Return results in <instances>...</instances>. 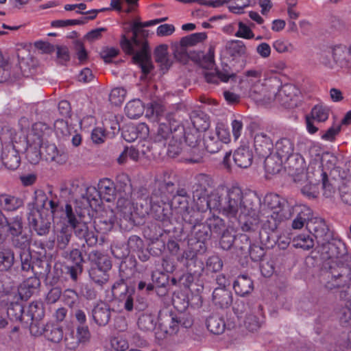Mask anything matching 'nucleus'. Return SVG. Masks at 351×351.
Instances as JSON below:
<instances>
[{"label": "nucleus", "mask_w": 351, "mask_h": 351, "mask_svg": "<svg viewBox=\"0 0 351 351\" xmlns=\"http://www.w3.org/2000/svg\"><path fill=\"white\" fill-rule=\"evenodd\" d=\"M226 208L230 217H237L238 215L243 231L250 232L256 230L262 215L261 198L256 193L249 191L243 193L239 187H231Z\"/></svg>", "instance_id": "nucleus-1"}, {"label": "nucleus", "mask_w": 351, "mask_h": 351, "mask_svg": "<svg viewBox=\"0 0 351 351\" xmlns=\"http://www.w3.org/2000/svg\"><path fill=\"white\" fill-rule=\"evenodd\" d=\"M320 281L330 290L350 287L351 282V256L346 255L338 261L325 263L320 273Z\"/></svg>", "instance_id": "nucleus-2"}, {"label": "nucleus", "mask_w": 351, "mask_h": 351, "mask_svg": "<svg viewBox=\"0 0 351 351\" xmlns=\"http://www.w3.org/2000/svg\"><path fill=\"white\" fill-rule=\"evenodd\" d=\"M264 204L272 213L267 217L264 223L265 229L276 230L280 223L291 218V205L288 201L276 193H268L264 197Z\"/></svg>", "instance_id": "nucleus-3"}, {"label": "nucleus", "mask_w": 351, "mask_h": 351, "mask_svg": "<svg viewBox=\"0 0 351 351\" xmlns=\"http://www.w3.org/2000/svg\"><path fill=\"white\" fill-rule=\"evenodd\" d=\"M116 195H118L117 208L126 221H131L133 217V203L134 197L132 195V186L129 177L121 174L117 177Z\"/></svg>", "instance_id": "nucleus-4"}, {"label": "nucleus", "mask_w": 351, "mask_h": 351, "mask_svg": "<svg viewBox=\"0 0 351 351\" xmlns=\"http://www.w3.org/2000/svg\"><path fill=\"white\" fill-rule=\"evenodd\" d=\"M64 213L69 226L71 231H73L75 237L84 240L88 247L96 245L98 242L97 235L93 231L89 230L87 223L82 221L81 213L77 210L74 211L69 204L65 205Z\"/></svg>", "instance_id": "nucleus-5"}, {"label": "nucleus", "mask_w": 351, "mask_h": 351, "mask_svg": "<svg viewBox=\"0 0 351 351\" xmlns=\"http://www.w3.org/2000/svg\"><path fill=\"white\" fill-rule=\"evenodd\" d=\"M157 24L156 19L141 22H134L131 27L126 31L127 34L132 33V36L122 34L120 40V46L125 53H133L134 45H141L145 44L148 46L147 38L149 36V31L144 29L143 27H149Z\"/></svg>", "instance_id": "nucleus-6"}, {"label": "nucleus", "mask_w": 351, "mask_h": 351, "mask_svg": "<svg viewBox=\"0 0 351 351\" xmlns=\"http://www.w3.org/2000/svg\"><path fill=\"white\" fill-rule=\"evenodd\" d=\"M197 252L199 251L195 248L188 249L178 256L177 260L185 266L187 271L201 278L204 271V264L202 259L198 258Z\"/></svg>", "instance_id": "nucleus-7"}, {"label": "nucleus", "mask_w": 351, "mask_h": 351, "mask_svg": "<svg viewBox=\"0 0 351 351\" xmlns=\"http://www.w3.org/2000/svg\"><path fill=\"white\" fill-rule=\"evenodd\" d=\"M169 202L165 196L150 195L151 209L149 213L156 220L163 223L169 222L172 213Z\"/></svg>", "instance_id": "nucleus-8"}, {"label": "nucleus", "mask_w": 351, "mask_h": 351, "mask_svg": "<svg viewBox=\"0 0 351 351\" xmlns=\"http://www.w3.org/2000/svg\"><path fill=\"white\" fill-rule=\"evenodd\" d=\"M169 283V275L165 272L154 271L151 274V278L141 280L138 282L137 289L147 295L151 294L155 288L168 287Z\"/></svg>", "instance_id": "nucleus-9"}, {"label": "nucleus", "mask_w": 351, "mask_h": 351, "mask_svg": "<svg viewBox=\"0 0 351 351\" xmlns=\"http://www.w3.org/2000/svg\"><path fill=\"white\" fill-rule=\"evenodd\" d=\"M184 128L181 125L180 121L178 119V127L172 125L171 123L167 121H162L158 123V127L156 132L152 136V139L156 145L165 148L166 141L169 138L170 135L172 136L179 132L182 134Z\"/></svg>", "instance_id": "nucleus-10"}, {"label": "nucleus", "mask_w": 351, "mask_h": 351, "mask_svg": "<svg viewBox=\"0 0 351 351\" xmlns=\"http://www.w3.org/2000/svg\"><path fill=\"white\" fill-rule=\"evenodd\" d=\"M134 289L130 288L123 279L115 282L112 287V294L115 300L124 302V308L127 311L134 310Z\"/></svg>", "instance_id": "nucleus-11"}, {"label": "nucleus", "mask_w": 351, "mask_h": 351, "mask_svg": "<svg viewBox=\"0 0 351 351\" xmlns=\"http://www.w3.org/2000/svg\"><path fill=\"white\" fill-rule=\"evenodd\" d=\"M133 53H126L128 55H132V61L138 64L144 76H147L154 69V65L151 60V56L149 46L145 44L143 45H134Z\"/></svg>", "instance_id": "nucleus-12"}, {"label": "nucleus", "mask_w": 351, "mask_h": 351, "mask_svg": "<svg viewBox=\"0 0 351 351\" xmlns=\"http://www.w3.org/2000/svg\"><path fill=\"white\" fill-rule=\"evenodd\" d=\"M146 117L153 121L158 123L167 121L171 123L172 125L178 127L176 114L166 112L164 106L157 102L151 103L150 105L147 106L146 109Z\"/></svg>", "instance_id": "nucleus-13"}, {"label": "nucleus", "mask_w": 351, "mask_h": 351, "mask_svg": "<svg viewBox=\"0 0 351 351\" xmlns=\"http://www.w3.org/2000/svg\"><path fill=\"white\" fill-rule=\"evenodd\" d=\"M190 231L196 241L194 243L193 242V239H191L189 240V245L191 246L195 245V247L193 248H195L200 253L205 252L207 248L205 243L211 237L210 230L207 223H204L202 221L197 225L192 226Z\"/></svg>", "instance_id": "nucleus-14"}, {"label": "nucleus", "mask_w": 351, "mask_h": 351, "mask_svg": "<svg viewBox=\"0 0 351 351\" xmlns=\"http://www.w3.org/2000/svg\"><path fill=\"white\" fill-rule=\"evenodd\" d=\"M230 197V189L228 191L226 197L223 199L217 191L210 192L206 200L204 199V203L200 204V208L202 211L209 210H221L223 213L228 217H230V214L227 210L226 206L228 204Z\"/></svg>", "instance_id": "nucleus-15"}, {"label": "nucleus", "mask_w": 351, "mask_h": 351, "mask_svg": "<svg viewBox=\"0 0 351 351\" xmlns=\"http://www.w3.org/2000/svg\"><path fill=\"white\" fill-rule=\"evenodd\" d=\"M318 252L321 253L322 258L332 259L335 258H341L344 256L345 246L339 240H335L332 237L331 240L318 244Z\"/></svg>", "instance_id": "nucleus-16"}, {"label": "nucleus", "mask_w": 351, "mask_h": 351, "mask_svg": "<svg viewBox=\"0 0 351 351\" xmlns=\"http://www.w3.org/2000/svg\"><path fill=\"white\" fill-rule=\"evenodd\" d=\"M254 147L260 157L270 155L274 147L270 133L263 131L256 132L254 135Z\"/></svg>", "instance_id": "nucleus-17"}, {"label": "nucleus", "mask_w": 351, "mask_h": 351, "mask_svg": "<svg viewBox=\"0 0 351 351\" xmlns=\"http://www.w3.org/2000/svg\"><path fill=\"white\" fill-rule=\"evenodd\" d=\"M206 325L208 330L215 335H221L226 329L231 330L236 326L234 322H226L223 315L218 312H213L207 317Z\"/></svg>", "instance_id": "nucleus-18"}, {"label": "nucleus", "mask_w": 351, "mask_h": 351, "mask_svg": "<svg viewBox=\"0 0 351 351\" xmlns=\"http://www.w3.org/2000/svg\"><path fill=\"white\" fill-rule=\"evenodd\" d=\"M61 193L68 196L70 199L75 201L85 196L84 191L87 193H96V188L93 186H87L77 180H71L68 184L62 186L60 189Z\"/></svg>", "instance_id": "nucleus-19"}, {"label": "nucleus", "mask_w": 351, "mask_h": 351, "mask_svg": "<svg viewBox=\"0 0 351 351\" xmlns=\"http://www.w3.org/2000/svg\"><path fill=\"white\" fill-rule=\"evenodd\" d=\"M28 225L32 232H35L38 236H47L51 229V222L38 213H29L27 217Z\"/></svg>", "instance_id": "nucleus-20"}, {"label": "nucleus", "mask_w": 351, "mask_h": 351, "mask_svg": "<svg viewBox=\"0 0 351 351\" xmlns=\"http://www.w3.org/2000/svg\"><path fill=\"white\" fill-rule=\"evenodd\" d=\"M293 214L296 217L292 222V228L293 229H301L304 224L307 223L313 217V212L310 207L300 204L292 206L291 205V217Z\"/></svg>", "instance_id": "nucleus-21"}, {"label": "nucleus", "mask_w": 351, "mask_h": 351, "mask_svg": "<svg viewBox=\"0 0 351 351\" xmlns=\"http://www.w3.org/2000/svg\"><path fill=\"white\" fill-rule=\"evenodd\" d=\"M298 90L291 84H285L280 88L275 95V100L286 108H292L295 104H293L297 97Z\"/></svg>", "instance_id": "nucleus-22"}, {"label": "nucleus", "mask_w": 351, "mask_h": 351, "mask_svg": "<svg viewBox=\"0 0 351 351\" xmlns=\"http://www.w3.org/2000/svg\"><path fill=\"white\" fill-rule=\"evenodd\" d=\"M43 158L47 161H53L58 164H64L67 160V156L64 152H60L53 143L46 141L39 145Z\"/></svg>", "instance_id": "nucleus-23"}, {"label": "nucleus", "mask_w": 351, "mask_h": 351, "mask_svg": "<svg viewBox=\"0 0 351 351\" xmlns=\"http://www.w3.org/2000/svg\"><path fill=\"white\" fill-rule=\"evenodd\" d=\"M328 53H332L334 61L339 66L348 68L351 66V44L349 48L343 45L329 48Z\"/></svg>", "instance_id": "nucleus-24"}, {"label": "nucleus", "mask_w": 351, "mask_h": 351, "mask_svg": "<svg viewBox=\"0 0 351 351\" xmlns=\"http://www.w3.org/2000/svg\"><path fill=\"white\" fill-rule=\"evenodd\" d=\"M113 311L114 310L107 303L98 302L91 311L93 319L98 326H104L108 324Z\"/></svg>", "instance_id": "nucleus-25"}, {"label": "nucleus", "mask_w": 351, "mask_h": 351, "mask_svg": "<svg viewBox=\"0 0 351 351\" xmlns=\"http://www.w3.org/2000/svg\"><path fill=\"white\" fill-rule=\"evenodd\" d=\"M232 158L238 167L247 169L253 162L254 153L249 146L241 145L234 152Z\"/></svg>", "instance_id": "nucleus-26"}, {"label": "nucleus", "mask_w": 351, "mask_h": 351, "mask_svg": "<svg viewBox=\"0 0 351 351\" xmlns=\"http://www.w3.org/2000/svg\"><path fill=\"white\" fill-rule=\"evenodd\" d=\"M208 186H209L208 178L205 175L200 176L197 182L193 186V198L199 208H200V204L204 203V199L206 200L210 193Z\"/></svg>", "instance_id": "nucleus-27"}, {"label": "nucleus", "mask_w": 351, "mask_h": 351, "mask_svg": "<svg viewBox=\"0 0 351 351\" xmlns=\"http://www.w3.org/2000/svg\"><path fill=\"white\" fill-rule=\"evenodd\" d=\"M6 168L10 170L16 169L21 163V157L19 152L12 144L6 145L3 148V157L1 159Z\"/></svg>", "instance_id": "nucleus-28"}, {"label": "nucleus", "mask_w": 351, "mask_h": 351, "mask_svg": "<svg viewBox=\"0 0 351 351\" xmlns=\"http://www.w3.org/2000/svg\"><path fill=\"white\" fill-rule=\"evenodd\" d=\"M285 160V167L291 176L302 174L305 169V162L302 156L298 154H293Z\"/></svg>", "instance_id": "nucleus-29"}, {"label": "nucleus", "mask_w": 351, "mask_h": 351, "mask_svg": "<svg viewBox=\"0 0 351 351\" xmlns=\"http://www.w3.org/2000/svg\"><path fill=\"white\" fill-rule=\"evenodd\" d=\"M40 286V279L37 276H32L25 280L19 288V294L22 300H27L37 292Z\"/></svg>", "instance_id": "nucleus-30"}, {"label": "nucleus", "mask_w": 351, "mask_h": 351, "mask_svg": "<svg viewBox=\"0 0 351 351\" xmlns=\"http://www.w3.org/2000/svg\"><path fill=\"white\" fill-rule=\"evenodd\" d=\"M232 287L237 295L243 297L253 291L254 284L248 275L243 274L237 277L233 282Z\"/></svg>", "instance_id": "nucleus-31"}, {"label": "nucleus", "mask_w": 351, "mask_h": 351, "mask_svg": "<svg viewBox=\"0 0 351 351\" xmlns=\"http://www.w3.org/2000/svg\"><path fill=\"white\" fill-rule=\"evenodd\" d=\"M176 313H169L164 315L160 319L159 327L166 335H173L179 330Z\"/></svg>", "instance_id": "nucleus-32"}, {"label": "nucleus", "mask_w": 351, "mask_h": 351, "mask_svg": "<svg viewBox=\"0 0 351 351\" xmlns=\"http://www.w3.org/2000/svg\"><path fill=\"white\" fill-rule=\"evenodd\" d=\"M23 206L21 198L8 193L0 194V208L8 212L15 211Z\"/></svg>", "instance_id": "nucleus-33"}, {"label": "nucleus", "mask_w": 351, "mask_h": 351, "mask_svg": "<svg viewBox=\"0 0 351 351\" xmlns=\"http://www.w3.org/2000/svg\"><path fill=\"white\" fill-rule=\"evenodd\" d=\"M158 323V319L156 314L147 311L140 315L137 325L138 328L143 332H152L155 330Z\"/></svg>", "instance_id": "nucleus-34"}, {"label": "nucleus", "mask_w": 351, "mask_h": 351, "mask_svg": "<svg viewBox=\"0 0 351 351\" xmlns=\"http://www.w3.org/2000/svg\"><path fill=\"white\" fill-rule=\"evenodd\" d=\"M88 260L91 263V267L102 269L110 270L112 262L110 257L103 253L93 250L88 254Z\"/></svg>", "instance_id": "nucleus-35"}, {"label": "nucleus", "mask_w": 351, "mask_h": 351, "mask_svg": "<svg viewBox=\"0 0 351 351\" xmlns=\"http://www.w3.org/2000/svg\"><path fill=\"white\" fill-rule=\"evenodd\" d=\"M197 210L186 208L182 215L184 222V228L191 230L192 226H196L204 220L203 212L199 207Z\"/></svg>", "instance_id": "nucleus-36"}, {"label": "nucleus", "mask_w": 351, "mask_h": 351, "mask_svg": "<svg viewBox=\"0 0 351 351\" xmlns=\"http://www.w3.org/2000/svg\"><path fill=\"white\" fill-rule=\"evenodd\" d=\"M213 301L220 308H228L232 302V294L226 288H215L213 293Z\"/></svg>", "instance_id": "nucleus-37"}, {"label": "nucleus", "mask_w": 351, "mask_h": 351, "mask_svg": "<svg viewBox=\"0 0 351 351\" xmlns=\"http://www.w3.org/2000/svg\"><path fill=\"white\" fill-rule=\"evenodd\" d=\"M226 53L234 60L247 54V48L243 41L232 40L228 41L225 47Z\"/></svg>", "instance_id": "nucleus-38"}, {"label": "nucleus", "mask_w": 351, "mask_h": 351, "mask_svg": "<svg viewBox=\"0 0 351 351\" xmlns=\"http://www.w3.org/2000/svg\"><path fill=\"white\" fill-rule=\"evenodd\" d=\"M274 147L275 154L283 160L294 154V143L290 138L286 137L278 139L276 142Z\"/></svg>", "instance_id": "nucleus-39"}, {"label": "nucleus", "mask_w": 351, "mask_h": 351, "mask_svg": "<svg viewBox=\"0 0 351 351\" xmlns=\"http://www.w3.org/2000/svg\"><path fill=\"white\" fill-rule=\"evenodd\" d=\"M31 271L34 276L39 277V279L47 280L51 271V264L46 260V257H38L34 261Z\"/></svg>", "instance_id": "nucleus-40"}, {"label": "nucleus", "mask_w": 351, "mask_h": 351, "mask_svg": "<svg viewBox=\"0 0 351 351\" xmlns=\"http://www.w3.org/2000/svg\"><path fill=\"white\" fill-rule=\"evenodd\" d=\"M49 130L47 124L38 122L32 125L31 133L29 134L28 141H32L33 144L36 145H41L44 143V137L46 133Z\"/></svg>", "instance_id": "nucleus-41"}, {"label": "nucleus", "mask_w": 351, "mask_h": 351, "mask_svg": "<svg viewBox=\"0 0 351 351\" xmlns=\"http://www.w3.org/2000/svg\"><path fill=\"white\" fill-rule=\"evenodd\" d=\"M16 261L15 254L10 247H0V271H8Z\"/></svg>", "instance_id": "nucleus-42"}, {"label": "nucleus", "mask_w": 351, "mask_h": 351, "mask_svg": "<svg viewBox=\"0 0 351 351\" xmlns=\"http://www.w3.org/2000/svg\"><path fill=\"white\" fill-rule=\"evenodd\" d=\"M176 186L172 182H160L154 189L151 195L154 196L162 197L165 196L168 201L173 197Z\"/></svg>", "instance_id": "nucleus-43"}, {"label": "nucleus", "mask_w": 351, "mask_h": 351, "mask_svg": "<svg viewBox=\"0 0 351 351\" xmlns=\"http://www.w3.org/2000/svg\"><path fill=\"white\" fill-rule=\"evenodd\" d=\"M154 59L159 64L162 70L167 71L172 65V61L169 60L167 52V46L161 45L157 47L154 51Z\"/></svg>", "instance_id": "nucleus-44"}, {"label": "nucleus", "mask_w": 351, "mask_h": 351, "mask_svg": "<svg viewBox=\"0 0 351 351\" xmlns=\"http://www.w3.org/2000/svg\"><path fill=\"white\" fill-rule=\"evenodd\" d=\"M264 167L267 173L275 175L278 173L282 168L283 159L277 155L270 154L265 156Z\"/></svg>", "instance_id": "nucleus-45"}, {"label": "nucleus", "mask_w": 351, "mask_h": 351, "mask_svg": "<svg viewBox=\"0 0 351 351\" xmlns=\"http://www.w3.org/2000/svg\"><path fill=\"white\" fill-rule=\"evenodd\" d=\"M203 141L206 150L211 154L218 152L223 145L216 134L212 131L206 132Z\"/></svg>", "instance_id": "nucleus-46"}, {"label": "nucleus", "mask_w": 351, "mask_h": 351, "mask_svg": "<svg viewBox=\"0 0 351 351\" xmlns=\"http://www.w3.org/2000/svg\"><path fill=\"white\" fill-rule=\"evenodd\" d=\"M44 337L49 341L59 343L64 337L62 326L56 323H47Z\"/></svg>", "instance_id": "nucleus-47"}, {"label": "nucleus", "mask_w": 351, "mask_h": 351, "mask_svg": "<svg viewBox=\"0 0 351 351\" xmlns=\"http://www.w3.org/2000/svg\"><path fill=\"white\" fill-rule=\"evenodd\" d=\"M193 129L197 131H206L210 126L208 117L202 111H193L190 115Z\"/></svg>", "instance_id": "nucleus-48"}, {"label": "nucleus", "mask_w": 351, "mask_h": 351, "mask_svg": "<svg viewBox=\"0 0 351 351\" xmlns=\"http://www.w3.org/2000/svg\"><path fill=\"white\" fill-rule=\"evenodd\" d=\"M25 315L27 319L25 322L27 323L29 320H42L45 316L43 303L40 301H34L30 303Z\"/></svg>", "instance_id": "nucleus-49"}, {"label": "nucleus", "mask_w": 351, "mask_h": 351, "mask_svg": "<svg viewBox=\"0 0 351 351\" xmlns=\"http://www.w3.org/2000/svg\"><path fill=\"white\" fill-rule=\"evenodd\" d=\"M72 237V231L69 225L64 224L56 233L57 248L63 250L66 248Z\"/></svg>", "instance_id": "nucleus-50"}, {"label": "nucleus", "mask_w": 351, "mask_h": 351, "mask_svg": "<svg viewBox=\"0 0 351 351\" xmlns=\"http://www.w3.org/2000/svg\"><path fill=\"white\" fill-rule=\"evenodd\" d=\"M98 187L99 193L104 194V198L107 202H111L117 195L115 184L108 178L101 180L98 184Z\"/></svg>", "instance_id": "nucleus-51"}, {"label": "nucleus", "mask_w": 351, "mask_h": 351, "mask_svg": "<svg viewBox=\"0 0 351 351\" xmlns=\"http://www.w3.org/2000/svg\"><path fill=\"white\" fill-rule=\"evenodd\" d=\"M7 227V232L10 237L21 234L23 232V220L21 215H16L7 219L4 223Z\"/></svg>", "instance_id": "nucleus-52"}, {"label": "nucleus", "mask_w": 351, "mask_h": 351, "mask_svg": "<svg viewBox=\"0 0 351 351\" xmlns=\"http://www.w3.org/2000/svg\"><path fill=\"white\" fill-rule=\"evenodd\" d=\"M115 221V215L112 210H110L108 217H102L99 218L97 221H95V229L103 234H106L113 228Z\"/></svg>", "instance_id": "nucleus-53"}, {"label": "nucleus", "mask_w": 351, "mask_h": 351, "mask_svg": "<svg viewBox=\"0 0 351 351\" xmlns=\"http://www.w3.org/2000/svg\"><path fill=\"white\" fill-rule=\"evenodd\" d=\"M19 75L15 67L12 68L9 61L0 64V83L14 82L19 80Z\"/></svg>", "instance_id": "nucleus-54"}, {"label": "nucleus", "mask_w": 351, "mask_h": 351, "mask_svg": "<svg viewBox=\"0 0 351 351\" xmlns=\"http://www.w3.org/2000/svg\"><path fill=\"white\" fill-rule=\"evenodd\" d=\"M214 58L215 49L212 46L209 47L208 51L206 55H204L203 52L200 51L197 53L195 56L191 57L192 59L199 60L200 66L206 69H211L214 66Z\"/></svg>", "instance_id": "nucleus-55"}, {"label": "nucleus", "mask_w": 351, "mask_h": 351, "mask_svg": "<svg viewBox=\"0 0 351 351\" xmlns=\"http://www.w3.org/2000/svg\"><path fill=\"white\" fill-rule=\"evenodd\" d=\"M139 152L141 155L147 158H155L160 155V152H157L156 149L158 145H156L154 141L152 142L147 140L141 141L138 144Z\"/></svg>", "instance_id": "nucleus-56"}, {"label": "nucleus", "mask_w": 351, "mask_h": 351, "mask_svg": "<svg viewBox=\"0 0 351 351\" xmlns=\"http://www.w3.org/2000/svg\"><path fill=\"white\" fill-rule=\"evenodd\" d=\"M134 200L133 205L140 206L142 209L143 214L149 213L151 209L150 197H148L146 193V189L142 188L134 195Z\"/></svg>", "instance_id": "nucleus-57"}, {"label": "nucleus", "mask_w": 351, "mask_h": 351, "mask_svg": "<svg viewBox=\"0 0 351 351\" xmlns=\"http://www.w3.org/2000/svg\"><path fill=\"white\" fill-rule=\"evenodd\" d=\"M11 244L15 249H19V251H25V250H30L29 245L31 243V237L27 233H21L10 237Z\"/></svg>", "instance_id": "nucleus-58"}, {"label": "nucleus", "mask_w": 351, "mask_h": 351, "mask_svg": "<svg viewBox=\"0 0 351 351\" xmlns=\"http://www.w3.org/2000/svg\"><path fill=\"white\" fill-rule=\"evenodd\" d=\"M182 134L179 132L172 136L167 149V154L171 158L178 156L182 150L181 138Z\"/></svg>", "instance_id": "nucleus-59"}, {"label": "nucleus", "mask_w": 351, "mask_h": 351, "mask_svg": "<svg viewBox=\"0 0 351 351\" xmlns=\"http://www.w3.org/2000/svg\"><path fill=\"white\" fill-rule=\"evenodd\" d=\"M24 308L23 305L19 302L10 303L7 308V315L12 321H23L25 319V315H23Z\"/></svg>", "instance_id": "nucleus-60"}, {"label": "nucleus", "mask_w": 351, "mask_h": 351, "mask_svg": "<svg viewBox=\"0 0 351 351\" xmlns=\"http://www.w3.org/2000/svg\"><path fill=\"white\" fill-rule=\"evenodd\" d=\"M126 115L130 119H137L143 113V106L139 99L129 101L125 107Z\"/></svg>", "instance_id": "nucleus-61"}, {"label": "nucleus", "mask_w": 351, "mask_h": 351, "mask_svg": "<svg viewBox=\"0 0 351 351\" xmlns=\"http://www.w3.org/2000/svg\"><path fill=\"white\" fill-rule=\"evenodd\" d=\"M166 231L159 224L152 223L144 228L143 234L147 239L154 241L158 240L163 235L164 232Z\"/></svg>", "instance_id": "nucleus-62"}, {"label": "nucleus", "mask_w": 351, "mask_h": 351, "mask_svg": "<svg viewBox=\"0 0 351 351\" xmlns=\"http://www.w3.org/2000/svg\"><path fill=\"white\" fill-rule=\"evenodd\" d=\"M206 222L210 230L211 234H215L219 235L228 229L226 227L224 220L219 217L214 216L212 218H209L207 219Z\"/></svg>", "instance_id": "nucleus-63"}, {"label": "nucleus", "mask_w": 351, "mask_h": 351, "mask_svg": "<svg viewBox=\"0 0 351 351\" xmlns=\"http://www.w3.org/2000/svg\"><path fill=\"white\" fill-rule=\"evenodd\" d=\"M54 239L49 241L34 239L33 246L35 249V252L39 256V257H46L47 250H52L54 247Z\"/></svg>", "instance_id": "nucleus-64"}]
</instances>
